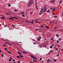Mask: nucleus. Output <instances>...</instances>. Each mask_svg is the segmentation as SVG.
Returning a JSON list of instances; mask_svg holds the SVG:
<instances>
[{
	"mask_svg": "<svg viewBox=\"0 0 63 63\" xmlns=\"http://www.w3.org/2000/svg\"><path fill=\"white\" fill-rule=\"evenodd\" d=\"M33 61L35 62H36V61H35V60H33Z\"/></svg>",
	"mask_w": 63,
	"mask_h": 63,
	"instance_id": "49",
	"label": "nucleus"
},
{
	"mask_svg": "<svg viewBox=\"0 0 63 63\" xmlns=\"http://www.w3.org/2000/svg\"><path fill=\"white\" fill-rule=\"evenodd\" d=\"M57 28V27H56L54 28V30H56V29Z\"/></svg>",
	"mask_w": 63,
	"mask_h": 63,
	"instance_id": "21",
	"label": "nucleus"
},
{
	"mask_svg": "<svg viewBox=\"0 0 63 63\" xmlns=\"http://www.w3.org/2000/svg\"><path fill=\"white\" fill-rule=\"evenodd\" d=\"M9 44V43H5V44Z\"/></svg>",
	"mask_w": 63,
	"mask_h": 63,
	"instance_id": "50",
	"label": "nucleus"
},
{
	"mask_svg": "<svg viewBox=\"0 0 63 63\" xmlns=\"http://www.w3.org/2000/svg\"><path fill=\"white\" fill-rule=\"evenodd\" d=\"M49 23H52V22H50Z\"/></svg>",
	"mask_w": 63,
	"mask_h": 63,
	"instance_id": "63",
	"label": "nucleus"
},
{
	"mask_svg": "<svg viewBox=\"0 0 63 63\" xmlns=\"http://www.w3.org/2000/svg\"><path fill=\"white\" fill-rule=\"evenodd\" d=\"M35 22H37V23H39L40 22V21H35Z\"/></svg>",
	"mask_w": 63,
	"mask_h": 63,
	"instance_id": "14",
	"label": "nucleus"
},
{
	"mask_svg": "<svg viewBox=\"0 0 63 63\" xmlns=\"http://www.w3.org/2000/svg\"><path fill=\"white\" fill-rule=\"evenodd\" d=\"M54 2H55L54 0H52V1H51V2L52 3H54Z\"/></svg>",
	"mask_w": 63,
	"mask_h": 63,
	"instance_id": "6",
	"label": "nucleus"
},
{
	"mask_svg": "<svg viewBox=\"0 0 63 63\" xmlns=\"http://www.w3.org/2000/svg\"><path fill=\"white\" fill-rule=\"evenodd\" d=\"M3 56H4V55H3V54H1V56L2 57H3Z\"/></svg>",
	"mask_w": 63,
	"mask_h": 63,
	"instance_id": "41",
	"label": "nucleus"
},
{
	"mask_svg": "<svg viewBox=\"0 0 63 63\" xmlns=\"http://www.w3.org/2000/svg\"><path fill=\"white\" fill-rule=\"evenodd\" d=\"M49 59H48L47 60V62H48V63H49Z\"/></svg>",
	"mask_w": 63,
	"mask_h": 63,
	"instance_id": "18",
	"label": "nucleus"
},
{
	"mask_svg": "<svg viewBox=\"0 0 63 63\" xmlns=\"http://www.w3.org/2000/svg\"><path fill=\"white\" fill-rule=\"evenodd\" d=\"M39 38H40V40H41V39L42 38V37L41 36H39Z\"/></svg>",
	"mask_w": 63,
	"mask_h": 63,
	"instance_id": "26",
	"label": "nucleus"
},
{
	"mask_svg": "<svg viewBox=\"0 0 63 63\" xmlns=\"http://www.w3.org/2000/svg\"><path fill=\"white\" fill-rule=\"evenodd\" d=\"M18 63H20V61H18Z\"/></svg>",
	"mask_w": 63,
	"mask_h": 63,
	"instance_id": "44",
	"label": "nucleus"
},
{
	"mask_svg": "<svg viewBox=\"0 0 63 63\" xmlns=\"http://www.w3.org/2000/svg\"><path fill=\"white\" fill-rule=\"evenodd\" d=\"M17 57H18V58H20V57H19V56H17Z\"/></svg>",
	"mask_w": 63,
	"mask_h": 63,
	"instance_id": "30",
	"label": "nucleus"
},
{
	"mask_svg": "<svg viewBox=\"0 0 63 63\" xmlns=\"http://www.w3.org/2000/svg\"><path fill=\"white\" fill-rule=\"evenodd\" d=\"M9 61L11 62V61H12V60H11V59H9Z\"/></svg>",
	"mask_w": 63,
	"mask_h": 63,
	"instance_id": "31",
	"label": "nucleus"
},
{
	"mask_svg": "<svg viewBox=\"0 0 63 63\" xmlns=\"http://www.w3.org/2000/svg\"><path fill=\"white\" fill-rule=\"evenodd\" d=\"M13 63H16V62H13Z\"/></svg>",
	"mask_w": 63,
	"mask_h": 63,
	"instance_id": "64",
	"label": "nucleus"
},
{
	"mask_svg": "<svg viewBox=\"0 0 63 63\" xmlns=\"http://www.w3.org/2000/svg\"><path fill=\"white\" fill-rule=\"evenodd\" d=\"M50 51L51 52H53V51H52V50H50Z\"/></svg>",
	"mask_w": 63,
	"mask_h": 63,
	"instance_id": "45",
	"label": "nucleus"
},
{
	"mask_svg": "<svg viewBox=\"0 0 63 63\" xmlns=\"http://www.w3.org/2000/svg\"><path fill=\"white\" fill-rule=\"evenodd\" d=\"M55 50H58V48H55Z\"/></svg>",
	"mask_w": 63,
	"mask_h": 63,
	"instance_id": "42",
	"label": "nucleus"
},
{
	"mask_svg": "<svg viewBox=\"0 0 63 63\" xmlns=\"http://www.w3.org/2000/svg\"><path fill=\"white\" fill-rule=\"evenodd\" d=\"M22 16L23 17H25V15H22Z\"/></svg>",
	"mask_w": 63,
	"mask_h": 63,
	"instance_id": "20",
	"label": "nucleus"
},
{
	"mask_svg": "<svg viewBox=\"0 0 63 63\" xmlns=\"http://www.w3.org/2000/svg\"><path fill=\"white\" fill-rule=\"evenodd\" d=\"M10 59H11V60H12V59H12V58L11 57H10Z\"/></svg>",
	"mask_w": 63,
	"mask_h": 63,
	"instance_id": "33",
	"label": "nucleus"
},
{
	"mask_svg": "<svg viewBox=\"0 0 63 63\" xmlns=\"http://www.w3.org/2000/svg\"><path fill=\"white\" fill-rule=\"evenodd\" d=\"M6 40V41H9L8 39H7Z\"/></svg>",
	"mask_w": 63,
	"mask_h": 63,
	"instance_id": "60",
	"label": "nucleus"
},
{
	"mask_svg": "<svg viewBox=\"0 0 63 63\" xmlns=\"http://www.w3.org/2000/svg\"><path fill=\"white\" fill-rule=\"evenodd\" d=\"M14 12H17V10L16 9H15L14 10Z\"/></svg>",
	"mask_w": 63,
	"mask_h": 63,
	"instance_id": "32",
	"label": "nucleus"
},
{
	"mask_svg": "<svg viewBox=\"0 0 63 63\" xmlns=\"http://www.w3.org/2000/svg\"><path fill=\"white\" fill-rule=\"evenodd\" d=\"M12 25V26H13V27H14H14H15V26H14V25L13 24Z\"/></svg>",
	"mask_w": 63,
	"mask_h": 63,
	"instance_id": "27",
	"label": "nucleus"
},
{
	"mask_svg": "<svg viewBox=\"0 0 63 63\" xmlns=\"http://www.w3.org/2000/svg\"><path fill=\"white\" fill-rule=\"evenodd\" d=\"M37 4V2H36V5Z\"/></svg>",
	"mask_w": 63,
	"mask_h": 63,
	"instance_id": "62",
	"label": "nucleus"
},
{
	"mask_svg": "<svg viewBox=\"0 0 63 63\" xmlns=\"http://www.w3.org/2000/svg\"><path fill=\"white\" fill-rule=\"evenodd\" d=\"M45 28L47 27V29H49V27H48V26H45Z\"/></svg>",
	"mask_w": 63,
	"mask_h": 63,
	"instance_id": "9",
	"label": "nucleus"
},
{
	"mask_svg": "<svg viewBox=\"0 0 63 63\" xmlns=\"http://www.w3.org/2000/svg\"><path fill=\"white\" fill-rule=\"evenodd\" d=\"M17 53L18 54H19L20 55H21V53L18 51L17 52Z\"/></svg>",
	"mask_w": 63,
	"mask_h": 63,
	"instance_id": "11",
	"label": "nucleus"
},
{
	"mask_svg": "<svg viewBox=\"0 0 63 63\" xmlns=\"http://www.w3.org/2000/svg\"><path fill=\"white\" fill-rule=\"evenodd\" d=\"M3 47H6V45H3Z\"/></svg>",
	"mask_w": 63,
	"mask_h": 63,
	"instance_id": "38",
	"label": "nucleus"
},
{
	"mask_svg": "<svg viewBox=\"0 0 63 63\" xmlns=\"http://www.w3.org/2000/svg\"><path fill=\"white\" fill-rule=\"evenodd\" d=\"M9 19H10V20H13L14 19V17H12L11 18H9Z\"/></svg>",
	"mask_w": 63,
	"mask_h": 63,
	"instance_id": "7",
	"label": "nucleus"
},
{
	"mask_svg": "<svg viewBox=\"0 0 63 63\" xmlns=\"http://www.w3.org/2000/svg\"><path fill=\"white\" fill-rule=\"evenodd\" d=\"M59 41H61V38H59Z\"/></svg>",
	"mask_w": 63,
	"mask_h": 63,
	"instance_id": "48",
	"label": "nucleus"
},
{
	"mask_svg": "<svg viewBox=\"0 0 63 63\" xmlns=\"http://www.w3.org/2000/svg\"><path fill=\"white\" fill-rule=\"evenodd\" d=\"M7 25H5L4 26V27H7Z\"/></svg>",
	"mask_w": 63,
	"mask_h": 63,
	"instance_id": "23",
	"label": "nucleus"
},
{
	"mask_svg": "<svg viewBox=\"0 0 63 63\" xmlns=\"http://www.w3.org/2000/svg\"><path fill=\"white\" fill-rule=\"evenodd\" d=\"M4 49H5V50H8V49H7V48H4Z\"/></svg>",
	"mask_w": 63,
	"mask_h": 63,
	"instance_id": "22",
	"label": "nucleus"
},
{
	"mask_svg": "<svg viewBox=\"0 0 63 63\" xmlns=\"http://www.w3.org/2000/svg\"><path fill=\"white\" fill-rule=\"evenodd\" d=\"M35 8L37 10H38V7H37V5H35Z\"/></svg>",
	"mask_w": 63,
	"mask_h": 63,
	"instance_id": "10",
	"label": "nucleus"
},
{
	"mask_svg": "<svg viewBox=\"0 0 63 63\" xmlns=\"http://www.w3.org/2000/svg\"><path fill=\"white\" fill-rule=\"evenodd\" d=\"M19 56L20 57H23V56L22 55H20Z\"/></svg>",
	"mask_w": 63,
	"mask_h": 63,
	"instance_id": "12",
	"label": "nucleus"
},
{
	"mask_svg": "<svg viewBox=\"0 0 63 63\" xmlns=\"http://www.w3.org/2000/svg\"><path fill=\"white\" fill-rule=\"evenodd\" d=\"M41 28H44V26H41Z\"/></svg>",
	"mask_w": 63,
	"mask_h": 63,
	"instance_id": "55",
	"label": "nucleus"
},
{
	"mask_svg": "<svg viewBox=\"0 0 63 63\" xmlns=\"http://www.w3.org/2000/svg\"><path fill=\"white\" fill-rule=\"evenodd\" d=\"M48 54L49 55H50V53H49V52L48 53Z\"/></svg>",
	"mask_w": 63,
	"mask_h": 63,
	"instance_id": "54",
	"label": "nucleus"
},
{
	"mask_svg": "<svg viewBox=\"0 0 63 63\" xmlns=\"http://www.w3.org/2000/svg\"><path fill=\"white\" fill-rule=\"evenodd\" d=\"M2 17H5V16H4L3 15H2Z\"/></svg>",
	"mask_w": 63,
	"mask_h": 63,
	"instance_id": "40",
	"label": "nucleus"
},
{
	"mask_svg": "<svg viewBox=\"0 0 63 63\" xmlns=\"http://www.w3.org/2000/svg\"><path fill=\"white\" fill-rule=\"evenodd\" d=\"M22 53L23 54H26V53H27V52L24 51H23Z\"/></svg>",
	"mask_w": 63,
	"mask_h": 63,
	"instance_id": "13",
	"label": "nucleus"
},
{
	"mask_svg": "<svg viewBox=\"0 0 63 63\" xmlns=\"http://www.w3.org/2000/svg\"><path fill=\"white\" fill-rule=\"evenodd\" d=\"M53 9V8L52 7L50 8V10H52V9Z\"/></svg>",
	"mask_w": 63,
	"mask_h": 63,
	"instance_id": "47",
	"label": "nucleus"
},
{
	"mask_svg": "<svg viewBox=\"0 0 63 63\" xmlns=\"http://www.w3.org/2000/svg\"><path fill=\"white\" fill-rule=\"evenodd\" d=\"M8 6L9 7H10V6H11V4H9L8 5Z\"/></svg>",
	"mask_w": 63,
	"mask_h": 63,
	"instance_id": "37",
	"label": "nucleus"
},
{
	"mask_svg": "<svg viewBox=\"0 0 63 63\" xmlns=\"http://www.w3.org/2000/svg\"><path fill=\"white\" fill-rule=\"evenodd\" d=\"M55 10V8H54L52 10V11H54V10Z\"/></svg>",
	"mask_w": 63,
	"mask_h": 63,
	"instance_id": "34",
	"label": "nucleus"
},
{
	"mask_svg": "<svg viewBox=\"0 0 63 63\" xmlns=\"http://www.w3.org/2000/svg\"><path fill=\"white\" fill-rule=\"evenodd\" d=\"M59 42V41H57V43H58Z\"/></svg>",
	"mask_w": 63,
	"mask_h": 63,
	"instance_id": "58",
	"label": "nucleus"
},
{
	"mask_svg": "<svg viewBox=\"0 0 63 63\" xmlns=\"http://www.w3.org/2000/svg\"><path fill=\"white\" fill-rule=\"evenodd\" d=\"M57 53H58V54L57 55V56H58L59 55V52H57Z\"/></svg>",
	"mask_w": 63,
	"mask_h": 63,
	"instance_id": "8",
	"label": "nucleus"
},
{
	"mask_svg": "<svg viewBox=\"0 0 63 63\" xmlns=\"http://www.w3.org/2000/svg\"><path fill=\"white\" fill-rule=\"evenodd\" d=\"M43 12H44V8H42L41 9L40 12L39 13V15H42V14L43 13Z\"/></svg>",
	"mask_w": 63,
	"mask_h": 63,
	"instance_id": "2",
	"label": "nucleus"
},
{
	"mask_svg": "<svg viewBox=\"0 0 63 63\" xmlns=\"http://www.w3.org/2000/svg\"><path fill=\"white\" fill-rule=\"evenodd\" d=\"M54 61H56V60H55V59L54 60Z\"/></svg>",
	"mask_w": 63,
	"mask_h": 63,
	"instance_id": "56",
	"label": "nucleus"
},
{
	"mask_svg": "<svg viewBox=\"0 0 63 63\" xmlns=\"http://www.w3.org/2000/svg\"><path fill=\"white\" fill-rule=\"evenodd\" d=\"M12 61H15V60L14 59H13Z\"/></svg>",
	"mask_w": 63,
	"mask_h": 63,
	"instance_id": "53",
	"label": "nucleus"
},
{
	"mask_svg": "<svg viewBox=\"0 0 63 63\" xmlns=\"http://www.w3.org/2000/svg\"><path fill=\"white\" fill-rule=\"evenodd\" d=\"M7 52H8V53H10V54H11L12 53L11 52H9V51H7Z\"/></svg>",
	"mask_w": 63,
	"mask_h": 63,
	"instance_id": "19",
	"label": "nucleus"
},
{
	"mask_svg": "<svg viewBox=\"0 0 63 63\" xmlns=\"http://www.w3.org/2000/svg\"><path fill=\"white\" fill-rule=\"evenodd\" d=\"M27 22H28V23H29V22L28 21H27Z\"/></svg>",
	"mask_w": 63,
	"mask_h": 63,
	"instance_id": "57",
	"label": "nucleus"
},
{
	"mask_svg": "<svg viewBox=\"0 0 63 63\" xmlns=\"http://www.w3.org/2000/svg\"><path fill=\"white\" fill-rule=\"evenodd\" d=\"M62 16H63V12L62 13Z\"/></svg>",
	"mask_w": 63,
	"mask_h": 63,
	"instance_id": "51",
	"label": "nucleus"
},
{
	"mask_svg": "<svg viewBox=\"0 0 63 63\" xmlns=\"http://www.w3.org/2000/svg\"><path fill=\"white\" fill-rule=\"evenodd\" d=\"M20 14H21L22 15L23 14H24V12H20Z\"/></svg>",
	"mask_w": 63,
	"mask_h": 63,
	"instance_id": "5",
	"label": "nucleus"
},
{
	"mask_svg": "<svg viewBox=\"0 0 63 63\" xmlns=\"http://www.w3.org/2000/svg\"><path fill=\"white\" fill-rule=\"evenodd\" d=\"M50 48H52V46H50Z\"/></svg>",
	"mask_w": 63,
	"mask_h": 63,
	"instance_id": "29",
	"label": "nucleus"
},
{
	"mask_svg": "<svg viewBox=\"0 0 63 63\" xmlns=\"http://www.w3.org/2000/svg\"><path fill=\"white\" fill-rule=\"evenodd\" d=\"M49 12H50V11H49V10H48L47 11V12L48 13Z\"/></svg>",
	"mask_w": 63,
	"mask_h": 63,
	"instance_id": "39",
	"label": "nucleus"
},
{
	"mask_svg": "<svg viewBox=\"0 0 63 63\" xmlns=\"http://www.w3.org/2000/svg\"><path fill=\"white\" fill-rule=\"evenodd\" d=\"M33 3H34V1L33 0H31L30 1L29 3V4H28V7H29L30 6H31V4Z\"/></svg>",
	"mask_w": 63,
	"mask_h": 63,
	"instance_id": "1",
	"label": "nucleus"
},
{
	"mask_svg": "<svg viewBox=\"0 0 63 63\" xmlns=\"http://www.w3.org/2000/svg\"><path fill=\"white\" fill-rule=\"evenodd\" d=\"M1 18L2 19H5V18L3 17H1Z\"/></svg>",
	"mask_w": 63,
	"mask_h": 63,
	"instance_id": "16",
	"label": "nucleus"
},
{
	"mask_svg": "<svg viewBox=\"0 0 63 63\" xmlns=\"http://www.w3.org/2000/svg\"><path fill=\"white\" fill-rule=\"evenodd\" d=\"M57 16H54V18H57Z\"/></svg>",
	"mask_w": 63,
	"mask_h": 63,
	"instance_id": "35",
	"label": "nucleus"
},
{
	"mask_svg": "<svg viewBox=\"0 0 63 63\" xmlns=\"http://www.w3.org/2000/svg\"><path fill=\"white\" fill-rule=\"evenodd\" d=\"M44 47H47V46H43Z\"/></svg>",
	"mask_w": 63,
	"mask_h": 63,
	"instance_id": "52",
	"label": "nucleus"
},
{
	"mask_svg": "<svg viewBox=\"0 0 63 63\" xmlns=\"http://www.w3.org/2000/svg\"><path fill=\"white\" fill-rule=\"evenodd\" d=\"M40 60H42V59L41 58L40 59Z\"/></svg>",
	"mask_w": 63,
	"mask_h": 63,
	"instance_id": "46",
	"label": "nucleus"
},
{
	"mask_svg": "<svg viewBox=\"0 0 63 63\" xmlns=\"http://www.w3.org/2000/svg\"><path fill=\"white\" fill-rule=\"evenodd\" d=\"M38 30H39V29L37 28L35 30V31H38Z\"/></svg>",
	"mask_w": 63,
	"mask_h": 63,
	"instance_id": "25",
	"label": "nucleus"
},
{
	"mask_svg": "<svg viewBox=\"0 0 63 63\" xmlns=\"http://www.w3.org/2000/svg\"><path fill=\"white\" fill-rule=\"evenodd\" d=\"M56 36L57 37H59V35L58 34H56Z\"/></svg>",
	"mask_w": 63,
	"mask_h": 63,
	"instance_id": "15",
	"label": "nucleus"
},
{
	"mask_svg": "<svg viewBox=\"0 0 63 63\" xmlns=\"http://www.w3.org/2000/svg\"><path fill=\"white\" fill-rule=\"evenodd\" d=\"M47 7H44V12H46L47 11Z\"/></svg>",
	"mask_w": 63,
	"mask_h": 63,
	"instance_id": "4",
	"label": "nucleus"
},
{
	"mask_svg": "<svg viewBox=\"0 0 63 63\" xmlns=\"http://www.w3.org/2000/svg\"><path fill=\"white\" fill-rule=\"evenodd\" d=\"M61 2H62V0H61L60 2V4L61 3Z\"/></svg>",
	"mask_w": 63,
	"mask_h": 63,
	"instance_id": "28",
	"label": "nucleus"
},
{
	"mask_svg": "<svg viewBox=\"0 0 63 63\" xmlns=\"http://www.w3.org/2000/svg\"><path fill=\"white\" fill-rule=\"evenodd\" d=\"M6 15H10V14H8V13H7L6 14Z\"/></svg>",
	"mask_w": 63,
	"mask_h": 63,
	"instance_id": "36",
	"label": "nucleus"
},
{
	"mask_svg": "<svg viewBox=\"0 0 63 63\" xmlns=\"http://www.w3.org/2000/svg\"><path fill=\"white\" fill-rule=\"evenodd\" d=\"M51 40H53V38H51Z\"/></svg>",
	"mask_w": 63,
	"mask_h": 63,
	"instance_id": "61",
	"label": "nucleus"
},
{
	"mask_svg": "<svg viewBox=\"0 0 63 63\" xmlns=\"http://www.w3.org/2000/svg\"><path fill=\"white\" fill-rule=\"evenodd\" d=\"M41 39H40V38H38V39H37V40L38 41H40V40Z\"/></svg>",
	"mask_w": 63,
	"mask_h": 63,
	"instance_id": "17",
	"label": "nucleus"
},
{
	"mask_svg": "<svg viewBox=\"0 0 63 63\" xmlns=\"http://www.w3.org/2000/svg\"><path fill=\"white\" fill-rule=\"evenodd\" d=\"M58 46L59 47H60V46L59 45H58Z\"/></svg>",
	"mask_w": 63,
	"mask_h": 63,
	"instance_id": "59",
	"label": "nucleus"
},
{
	"mask_svg": "<svg viewBox=\"0 0 63 63\" xmlns=\"http://www.w3.org/2000/svg\"><path fill=\"white\" fill-rule=\"evenodd\" d=\"M31 57L33 59H37V58H35V57H34V56H32V55H31Z\"/></svg>",
	"mask_w": 63,
	"mask_h": 63,
	"instance_id": "3",
	"label": "nucleus"
},
{
	"mask_svg": "<svg viewBox=\"0 0 63 63\" xmlns=\"http://www.w3.org/2000/svg\"><path fill=\"white\" fill-rule=\"evenodd\" d=\"M32 13H33V12L30 13V15H32Z\"/></svg>",
	"mask_w": 63,
	"mask_h": 63,
	"instance_id": "43",
	"label": "nucleus"
},
{
	"mask_svg": "<svg viewBox=\"0 0 63 63\" xmlns=\"http://www.w3.org/2000/svg\"><path fill=\"white\" fill-rule=\"evenodd\" d=\"M34 20L32 21V24H34V23L33 22H34Z\"/></svg>",
	"mask_w": 63,
	"mask_h": 63,
	"instance_id": "24",
	"label": "nucleus"
}]
</instances>
